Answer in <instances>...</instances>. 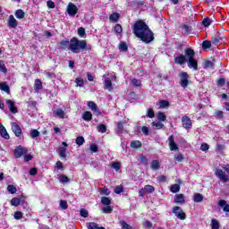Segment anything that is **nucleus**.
<instances>
[{"instance_id": "nucleus-1", "label": "nucleus", "mask_w": 229, "mask_h": 229, "mask_svg": "<svg viewBox=\"0 0 229 229\" xmlns=\"http://www.w3.org/2000/svg\"><path fill=\"white\" fill-rule=\"evenodd\" d=\"M133 33L135 37L140 38L145 44H149L153 42L155 38L153 37V31L149 30V27L144 21H137L132 26Z\"/></svg>"}, {"instance_id": "nucleus-2", "label": "nucleus", "mask_w": 229, "mask_h": 229, "mask_svg": "<svg viewBox=\"0 0 229 229\" xmlns=\"http://www.w3.org/2000/svg\"><path fill=\"white\" fill-rule=\"evenodd\" d=\"M69 49L72 53L78 55L81 51H88L90 47H87V41L80 40L77 38H72L69 45Z\"/></svg>"}, {"instance_id": "nucleus-3", "label": "nucleus", "mask_w": 229, "mask_h": 229, "mask_svg": "<svg viewBox=\"0 0 229 229\" xmlns=\"http://www.w3.org/2000/svg\"><path fill=\"white\" fill-rule=\"evenodd\" d=\"M215 176L220 180L223 183H226L229 181V176L226 174V172L223 171L221 168H216L215 170Z\"/></svg>"}, {"instance_id": "nucleus-4", "label": "nucleus", "mask_w": 229, "mask_h": 229, "mask_svg": "<svg viewBox=\"0 0 229 229\" xmlns=\"http://www.w3.org/2000/svg\"><path fill=\"white\" fill-rule=\"evenodd\" d=\"M173 214L177 217V219H180L181 221H184V219H187V215L183 212V209L182 208L175 206L172 209Z\"/></svg>"}, {"instance_id": "nucleus-5", "label": "nucleus", "mask_w": 229, "mask_h": 229, "mask_svg": "<svg viewBox=\"0 0 229 229\" xmlns=\"http://www.w3.org/2000/svg\"><path fill=\"white\" fill-rule=\"evenodd\" d=\"M69 145L67 144V142L63 141L62 142V147H59V148L57 149V153L60 157V158H67V147Z\"/></svg>"}, {"instance_id": "nucleus-6", "label": "nucleus", "mask_w": 229, "mask_h": 229, "mask_svg": "<svg viewBox=\"0 0 229 229\" xmlns=\"http://www.w3.org/2000/svg\"><path fill=\"white\" fill-rule=\"evenodd\" d=\"M182 128H184L185 130H191V128H192V121L187 115L182 117Z\"/></svg>"}, {"instance_id": "nucleus-7", "label": "nucleus", "mask_w": 229, "mask_h": 229, "mask_svg": "<svg viewBox=\"0 0 229 229\" xmlns=\"http://www.w3.org/2000/svg\"><path fill=\"white\" fill-rule=\"evenodd\" d=\"M180 76H181V81H180L181 87H182V89H187V87H189V75L187 74V72H182Z\"/></svg>"}, {"instance_id": "nucleus-8", "label": "nucleus", "mask_w": 229, "mask_h": 229, "mask_svg": "<svg viewBox=\"0 0 229 229\" xmlns=\"http://www.w3.org/2000/svg\"><path fill=\"white\" fill-rule=\"evenodd\" d=\"M67 13L70 17H74L78 13V6L72 3H69L67 5Z\"/></svg>"}, {"instance_id": "nucleus-9", "label": "nucleus", "mask_w": 229, "mask_h": 229, "mask_svg": "<svg viewBox=\"0 0 229 229\" xmlns=\"http://www.w3.org/2000/svg\"><path fill=\"white\" fill-rule=\"evenodd\" d=\"M5 103L7 105V107L9 108V111L11 114H18L19 110L17 109V106H15V102L13 100L6 99Z\"/></svg>"}, {"instance_id": "nucleus-10", "label": "nucleus", "mask_w": 229, "mask_h": 229, "mask_svg": "<svg viewBox=\"0 0 229 229\" xmlns=\"http://www.w3.org/2000/svg\"><path fill=\"white\" fill-rule=\"evenodd\" d=\"M25 201L26 198L24 196H21L20 198H13L11 199V205L12 207H19V205H23Z\"/></svg>"}, {"instance_id": "nucleus-11", "label": "nucleus", "mask_w": 229, "mask_h": 229, "mask_svg": "<svg viewBox=\"0 0 229 229\" xmlns=\"http://www.w3.org/2000/svg\"><path fill=\"white\" fill-rule=\"evenodd\" d=\"M53 117L58 119H66L67 115L65 114V111H64L62 108H57L53 111Z\"/></svg>"}, {"instance_id": "nucleus-12", "label": "nucleus", "mask_w": 229, "mask_h": 229, "mask_svg": "<svg viewBox=\"0 0 229 229\" xmlns=\"http://www.w3.org/2000/svg\"><path fill=\"white\" fill-rule=\"evenodd\" d=\"M26 153H28V149L19 146L14 150V157L15 158H21V157H22V155H26Z\"/></svg>"}, {"instance_id": "nucleus-13", "label": "nucleus", "mask_w": 229, "mask_h": 229, "mask_svg": "<svg viewBox=\"0 0 229 229\" xmlns=\"http://www.w3.org/2000/svg\"><path fill=\"white\" fill-rule=\"evenodd\" d=\"M8 28L15 29L19 26V21L13 17V14L9 16L8 21H7Z\"/></svg>"}, {"instance_id": "nucleus-14", "label": "nucleus", "mask_w": 229, "mask_h": 229, "mask_svg": "<svg viewBox=\"0 0 229 229\" xmlns=\"http://www.w3.org/2000/svg\"><path fill=\"white\" fill-rule=\"evenodd\" d=\"M11 126L15 136L21 137V135L22 134V130H21V126H19L17 123H13V122L11 123Z\"/></svg>"}, {"instance_id": "nucleus-15", "label": "nucleus", "mask_w": 229, "mask_h": 229, "mask_svg": "<svg viewBox=\"0 0 229 229\" xmlns=\"http://www.w3.org/2000/svg\"><path fill=\"white\" fill-rule=\"evenodd\" d=\"M187 62V57L183 55H174V64H177V65H183Z\"/></svg>"}, {"instance_id": "nucleus-16", "label": "nucleus", "mask_w": 229, "mask_h": 229, "mask_svg": "<svg viewBox=\"0 0 229 229\" xmlns=\"http://www.w3.org/2000/svg\"><path fill=\"white\" fill-rule=\"evenodd\" d=\"M168 144L171 151H178V145L174 142V136L171 135L168 138Z\"/></svg>"}, {"instance_id": "nucleus-17", "label": "nucleus", "mask_w": 229, "mask_h": 229, "mask_svg": "<svg viewBox=\"0 0 229 229\" xmlns=\"http://www.w3.org/2000/svg\"><path fill=\"white\" fill-rule=\"evenodd\" d=\"M88 106L92 112H94V114H96V115H101V111H99V109L98 108V105H96L95 102L89 101L88 103Z\"/></svg>"}, {"instance_id": "nucleus-18", "label": "nucleus", "mask_w": 229, "mask_h": 229, "mask_svg": "<svg viewBox=\"0 0 229 229\" xmlns=\"http://www.w3.org/2000/svg\"><path fill=\"white\" fill-rule=\"evenodd\" d=\"M186 62H188V67L190 69H193V71H198V61H196V59L191 58Z\"/></svg>"}, {"instance_id": "nucleus-19", "label": "nucleus", "mask_w": 229, "mask_h": 229, "mask_svg": "<svg viewBox=\"0 0 229 229\" xmlns=\"http://www.w3.org/2000/svg\"><path fill=\"white\" fill-rule=\"evenodd\" d=\"M0 135L3 139H5V140L10 139V134H8V131H6V128L3 126V123H0Z\"/></svg>"}, {"instance_id": "nucleus-20", "label": "nucleus", "mask_w": 229, "mask_h": 229, "mask_svg": "<svg viewBox=\"0 0 229 229\" xmlns=\"http://www.w3.org/2000/svg\"><path fill=\"white\" fill-rule=\"evenodd\" d=\"M174 202L183 205V203H185V196H183V194H176Z\"/></svg>"}, {"instance_id": "nucleus-21", "label": "nucleus", "mask_w": 229, "mask_h": 229, "mask_svg": "<svg viewBox=\"0 0 229 229\" xmlns=\"http://www.w3.org/2000/svg\"><path fill=\"white\" fill-rule=\"evenodd\" d=\"M103 78H105V80H104L105 89H106V90H109V92H110L113 89L112 80L108 77H105V75L103 76Z\"/></svg>"}, {"instance_id": "nucleus-22", "label": "nucleus", "mask_w": 229, "mask_h": 229, "mask_svg": "<svg viewBox=\"0 0 229 229\" xmlns=\"http://www.w3.org/2000/svg\"><path fill=\"white\" fill-rule=\"evenodd\" d=\"M194 50L192 48H186L184 51V56L187 60H191V58H194Z\"/></svg>"}, {"instance_id": "nucleus-23", "label": "nucleus", "mask_w": 229, "mask_h": 229, "mask_svg": "<svg viewBox=\"0 0 229 229\" xmlns=\"http://www.w3.org/2000/svg\"><path fill=\"white\" fill-rule=\"evenodd\" d=\"M218 207H221V208H223L224 212H229V205L226 204V200L220 199L218 201Z\"/></svg>"}, {"instance_id": "nucleus-24", "label": "nucleus", "mask_w": 229, "mask_h": 229, "mask_svg": "<svg viewBox=\"0 0 229 229\" xmlns=\"http://www.w3.org/2000/svg\"><path fill=\"white\" fill-rule=\"evenodd\" d=\"M120 18H121V14H119V13H113L109 16V21L111 22H118Z\"/></svg>"}, {"instance_id": "nucleus-25", "label": "nucleus", "mask_w": 229, "mask_h": 229, "mask_svg": "<svg viewBox=\"0 0 229 229\" xmlns=\"http://www.w3.org/2000/svg\"><path fill=\"white\" fill-rule=\"evenodd\" d=\"M100 203L104 205L105 207L110 206L112 204V199L107 197H102Z\"/></svg>"}, {"instance_id": "nucleus-26", "label": "nucleus", "mask_w": 229, "mask_h": 229, "mask_svg": "<svg viewBox=\"0 0 229 229\" xmlns=\"http://www.w3.org/2000/svg\"><path fill=\"white\" fill-rule=\"evenodd\" d=\"M35 91L36 92H40V90H42V81H40V79H37L35 81Z\"/></svg>"}, {"instance_id": "nucleus-27", "label": "nucleus", "mask_w": 229, "mask_h": 229, "mask_svg": "<svg viewBox=\"0 0 229 229\" xmlns=\"http://www.w3.org/2000/svg\"><path fill=\"white\" fill-rule=\"evenodd\" d=\"M153 171H158L160 169V161L159 160H153L150 165Z\"/></svg>"}, {"instance_id": "nucleus-28", "label": "nucleus", "mask_w": 229, "mask_h": 229, "mask_svg": "<svg viewBox=\"0 0 229 229\" xmlns=\"http://www.w3.org/2000/svg\"><path fill=\"white\" fill-rule=\"evenodd\" d=\"M82 119L83 121H87L89 123V121H92V113L86 111L83 113L82 114Z\"/></svg>"}, {"instance_id": "nucleus-29", "label": "nucleus", "mask_w": 229, "mask_h": 229, "mask_svg": "<svg viewBox=\"0 0 229 229\" xmlns=\"http://www.w3.org/2000/svg\"><path fill=\"white\" fill-rule=\"evenodd\" d=\"M14 15L16 19H24L25 13L21 9H18L15 11Z\"/></svg>"}, {"instance_id": "nucleus-30", "label": "nucleus", "mask_w": 229, "mask_h": 229, "mask_svg": "<svg viewBox=\"0 0 229 229\" xmlns=\"http://www.w3.org/2000/svg\"><path fill=\"white\" fill-rule=\"evenodd\" d=\"M0 90L6 92V94H10V87L6 85V82L0 83Z\"/></svg>"}, {"instance_id": "nucleus-31", "label": "nucleus", "mask_w": 229, "mask_h": 229, "mask_svg": "<svg viewBox=\"0 0 229 229\" xmlns=\"http://www.w3.org/2000/svg\"><path fill=\"white\" fill-rule=\"evenodd\" d=\"M58 180H59L60 183H69V182H70L69 177H67V175H65V174H61L58 177Z\"/></svg>"}, {"instance_id": "nucleus-32", "label": "nucleus", "mask_w": 229, "mask_h": 229, "mask_svg": "<svg viewBox=\"0 0 229 229\" xmlns=\"http://www.w3.org/2000/svg\"><path fill=\"white\" fill-rule=\"evenodd\" d=\"M142 143L139 140H132L131 142V148H133L134 149H139V148H141Z\"/></svg>"}, {"instance_id": "nucleus-33", "label": "nucleus", "mask_w": 229, "mask_h": 229, "mask_svg": "<svg viewBox=\"0 0 229 229\" xmlns=\"http://www.w3.org/2000/svg\"><path fill=\"white\" fill-rule=\"evenodd\" d=\"M193 201H195V203H201V201H203V195L200 193L195 194L193 197Z\"/></svg>"}, {"instance_id": "nucleus-34", "label": "nucleus", "mask_w": 229, "mask_h": 229, "mask_svg": "<svg viewBox=\"0 0 229 229\" xmlns=\"http://www.w3.org/2000/svg\"><path fill=\"white\" fill-rule=\"evenodd\" d=\"M142 83L140 82V80L139 79H132L131 81V87H140Z\"/></svg>"}, {"instance_id": "nucleus-35", "label": "nucleus", "mask_w": 229, "mask_h": 229, "mask_svg": "<svg viewBox=\"0 0 229 229\" xmlns=\"http://www.w3.org/2000/svg\"><path fill=\"white\" fill-rule=\"evenodd\" d=\"M75 142L77 146H83V144H85V138H83V136H79L76 138Z\"/></svg>"}, {"instance_id": "nucleus-36", "label": "nucleus", "mask_w": 229, "mask_h": 229, "mask_svg": "<svg viewBox=\"0 0 229 229\" xmlns=\"http://www.w3.org/2000/svg\"><path fill=\"white\" fill-rule=\"evenodd\" d=\"M152 126L156 129V130H162V128H164V123H160V122H153L152 123Z\"/></svg>"}, {"instance_id": "nucleus-37", "label": "nucleus", "mask_w": 229, "mask_h": 229, "mask_svg": "<svg viewBox=\"0 0 229 229\" xmlns=\"http://www.w3.org/2000/svg\"><path fill=\"white\" fill-rule=\"evenodd\" d=\"M170 191L174 194H176V192H180V185H178V184L172 185L171 188H170Z\"/></svg>"}, {"instance_id": "nucleus-38", "label": "nucleus", "mask_w": 229, "mask_h": 229, "mask_svg": "<svg viewBox=\"0 0 229 229\" xmlns=\"http://www.w3.org/2000/svg\"><path fill=\"white\" fill-rule=\"evenodd\" d=\"M113 210H114V208H112V206H106L105 208H103L102 212L104 214H112Z\"/></svg>"}, {"instance_id": "nucleus-39", "label": "nucleus", "mask_w": 229, "mask_h": 229, "mask_svg": "<svg viewBox=\"0 0 229 229\" xmlns=\"http://www.w3.org/2000/svg\"><path fill=\"white\" fill-rule=\"evenodd\" d=\"M0 72H4V74H6V72H8V70L6 69V65H4V61H0Z\"/></svg>"}, {"instance_id": "nucleus-40", "label": "nucleus", "mask_w": 229, "mask_h": 229, "mask_svg": "<svg viewBox=\"0 0 229 229\" xmlns=\"http://www.w3.org/2000/svg\"><path fill=\"white\" fill-rule=\"evenodd\" d=\"M124 130V126L123 122L118 123L117 124V134L121 135V133H123V131Z\"/></svg>"}, {"instance_id": "nucleus-41", "label": "nucleus", "mask_w": 229, "mask_h": 229, "mask_svg": "<svg viewBox=\"0 0 229 229\" xmlns=\"http://www.w3.org/2000/svg\"><path fill=\"white\" fill-rule=\"evenodd\" d=\"M202 47L203 49H210V47H212V43L208 40H205L202 43Z\"/></svg>"}, {"instance_id": "nucleus-42", "label": "nucleus", "mask_w": 229, "mask_h": 229, "mask_svg": "<svg viewBox=\"0 0 229 229\" xmlns=\"http://www.w3.org/2000/svg\"><path fill=\"white\" fill-rule=\"evenodd\" d=\"M98 131H99V133H106V125L99 124L98 126Z\"/></svg>"}, {"instance_id": "nucleus-43", "label": "nucleus", "mask_w": 229, "mask_h": 229, "mask_svg": "<svg viewBox=\"0 0 229 229\" xmlns=\"http://www.w3.org/2000/svg\"><path fill=\"white\" fill-rule=\"evenodd\" d=\"M144 191L148 192L149 194H151V192H155V187H153L151 185H146L144 187Z\"/></svg>"}, {"instance_id": "nucleus-44", "label": "nucleus", "mask_w": 229, "mask_h": 229, "mask_svg": "<svg viewBox=\"0 0 229 229\" xmlns=\"http://www.w3.org/2000/svg\"><path fill=\"white\" fill-rule=\"evenodd\" d=\"M59 205L63 210H67V208H69V206L67 205V200H60Z\"/></svg>"}, {"instance_id": "nucleus-45", "label": "nucleus", "mask_w": 229, "mask_h": 229, "mask_svg": "<svg viewBox=\"0 0 229 229\" xmlns=\"http://www.w3.org/2000/svg\"><path fill=\"white\" fill-rule=\"evenodd\" d=\"M40 136V132L38 131H37V130H32L31 131H30V137H31V139H37V137H39Z\"/></svg>"}, {"instance_id": "nucleus-46", "label": "nucleus", "mask_w": 229, "mask_h": 229, "mask_svg": "<svg viewBox=\"0 0 229 229\" xmlns=\"http://www.w3.org/2000/svg\"><path fill=\"white\" fill-rule=\"evenodd\" d=\"M120 225L123 229H131V225H128L124 220L120 221Z\"/></svg>"}, {"instance_id": "nucleus-47", "label": "nucleus", "mask_w": 229, "mask_h": 229, "mask_svg": "<svg viewBox=\"0 0 229 229\" xmlns=\"http://www.w3.org/2000/svg\"><path fill=\"white\" fill-rule=\"evenodd\" d=\"M115 194H121L122 192H124V188L123 185H118L114 188Z\"/></svg>"}, {"instance_id": "nucleus-48", "label": "nucleus", "mask_w": 229, "mask_h": 229, "mask_svg": "<svg viewBox=\"0 0 229 229\" xmlns=\"http://www.w3.org/2000/svg\"><path fill=\"white\" fill-rule=\"evenodd\" d=\"M7 191L11 194H15V192H17V188L15 186H13V185H8L7 186Z\"/></svg>"}, {"instance_id": "nucleus-49", "label": "nucleus", "mask_w": 229, "mask_h": 229, "mask_svg": "<svg viewBox=\"0 0 229 229\" xmlns=\"http://www.w3.org/2000/svg\"><path fill=\"white\" fill-rule=\"evenodd\" d=\"M114 31L115 33H117L118 35H121V33H123V26H121V24H116L114 26Z\"/></svg>"}, {"instance_id": "nucleus-50", "label": "nucleus", "mask_w": 229, "mask_h": 229, "mask_svg": "<svg viewBox=\"0 0 229 229\" xmlns=\"http://www.w3.org/2000/svg\"><path fill=\"white\" fill-rule=\"evenodd\" d=\"M120 51L126 52L128 51V45H126L124 42H121L119 45Z\"/></svg>"}, {"instance_id": "nucleus-51", "label": "nucleus", "mask_w": 229, "mask_h": 229, "mask_svg": "<svg viewBox=\"0 0 229 229\" xmlns=\"http://www.w3.org/2000/svg\"><path fill=\"white\" fill-rule=\"evenodd\" d=\"M202 23H203V26H205L206 28H208V26L212 24V20H210L209 18H205Z\"/></svg>"}, {"instance_id": "nucleus-52", "label": "nucleus", "mask_w": 229, "mask_h": 229, "mask_svg": "<svg viewBox=\"0 0 229 229\" xmlns=\"http://www.w3.org/2000/svg\"><path fill=\"white\" fill-rule=\"evenodd\" d=\"M211 226H212V229H219V222L216 219H212Z\"/></svg>"}, {"instance_id": "nucleus-53", "label": "nucleus", "mask_w": 229, "mask_h": 229, "mask_svg": "<svg viewBox=\"0 0 229 229\" xmlns=\"http://www.w3.org/2000/svg\"><path fill=\"white\" fill-rule=\"evenodd\" d=\"M89 149H90L91 153H98V151H99L98 145H96L94 143L89 146Z\"/></svg>"}, {"instance_id": "nucleus-54", "label": "nucleus", "mask_w": 229, "mask_h": 229, "mask_svg": "<svg viewBox=\"0 0 229 229\" xmlns=\"http://www.w3.org/2000/svg\"><path fill=\"white\" fill-rule=\"evenodd\" d=\"M214 67V63L212 61H206L204 64V69H212Z\"/></svg>"}, {"instance_id": "nucleus-55", "label": "nucleus", "mask_w": 229, "mask_h": 229, "mask_svg": "<svg viewBox=\"0 0 229 229\" xmlns=\"http://www.w3.org/2000/svg\"><path fill=\"white\" fill-rule=\"evenodd\" d=\"M159 106L160 108H165L166 106H169V101L167 100L159 101Z\"/></svg>"}, {"instance_id": "nucleus-56", "label": "nucleus", "mask_w": 229, "mask_h": 229, "mask_svg": "<svg viewBox=\"0 0 229 229\" xmlns=\"http://www.w3.org/2000/svg\"><path fill=\"white\" fill-rule=\"evenodd\" d=\"M157 119H158L159 121H161V122H164V121H165V120L167 119V116H165V115L164 114V113L159 112V113L157 114Z\"/></svg>"}, {"instance_id": "nucleus-57", "label": "nucleus", "mask_w": 229, "mask_h": 229, "mask_svg": "<svg viewBox=\"0 0 229 229\" xmlns=\"http://www.w3.org/2000/svg\"><path fill=\"white\" fill-rule=\"evenodd\" d=\"M143 226L144 228L151 229L153 228V224L149 220H147L143 223Z\"/></svg>"}, {"instance_id": "nucleus-58", "label": "nucleus", "mask_w": 229, "mask_h": 229, "mask_svg": "<svg viewBox=\"0 0 229 229\" xmlns=\"http://www.w3.org/2000/svg\"><path fill=\"white\" fill-rule=\"evenodd\" d=\"M147 117H148L149 119H153V117H155V112L153 111V109H148Z\"/></svg>"}, {"instance_id": "nucleus-59", "label": "nucleus", "mask_w": 229, "mask_h": 229, "mask_svg": "<svg viewBox=\"0 0 229 229\" xmlns=\"http://www.w3.org/2000/svg\"><path fill=\"white\" fill-rule=\"evenodd\" d=\"M78 35L82 38L85 37V29L83 27L78 29Z\"/></svg>"}, {"instance_id": "nucleus-60", "label": "nucleus", "mask_w": 229, "mask_h": 229, "mask_svg": "<svg viewBox=\"0 0 229 229\" xmlns=\"http://www.w3.org/2000/svg\"><path fill=\"white\" fill-rule=\"evenodd\" d=\"M184 157L182 154H177L174 156V160L176 162H183Z\"/></svg>"}, {"instance_id": "nucleus-61", "label": "nucleus", "mask_w": 229, "mask_h": 229, "mask_svg": "<svg viewBox=\"0 0 229 229\" xmlns=\"http://www.w3.org/2000/svg\"><path fill=\"white\" fill-rule=\"evenodd\" d=\"M76 87H83V79L77 78L75 80Z\"/></svg>"}, {"instance_id": "nucleus-62", "label": "nucleus", "mask_w": 229, "mask_h": 229, "mask_svg": "<svg viewBox=\"0 0 229 229\" xmlns=\"http://www.w3.org/2000/svg\"><path fill=\"white\" fill-rule=\"evenodd\" d=\"M141 131L143 134H145L146 137L149 135V128H148L147 126L141 127Z\"/></svg>"}, {"instance_id": "nucleus-63", "label": "nucleus", "mask_w": 229, "mask_h": 229, "mask_svg": "<svg viewBox=\"0 0 229 229\" xmlns=\"http://www.w3.org/2000/svg\"><path fill=\"white\" fill-rule=\"evenodd\" d=\"M209 148H210V147L207 143H202L200 146L201 151H208Z\"/></svg>"}, {"instance_id": "nucleus-64", "label": "nucleus", "mask_w": 229, "mask_h": 229, "mask_svg": "<svg viewBox=\"0 0 229 229\" xmlns=\"http://www.w3.org/2000/svg\"><path fill=\"white\" fill-rule=\"evenodd\" d=\"M14 219H16V220L22 219V212L16 211L14 213Z\"/></svg>"}]
</instances>
